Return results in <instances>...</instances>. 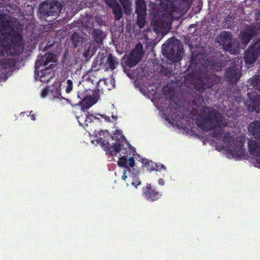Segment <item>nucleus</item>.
I'll list each match as a JSON object with an SVG mask.
<instances>
[{
    "instance_id": "nucleus-1",
    "label": "nucleus",
    "mask_w": 260,
    "mask_h": 260,
    "mask_svg": "<svg viewBox=\"0 0 260 260\" xmlns=\"http://www.w3.org/2000/svg\"><path fill=\"white\" fill-rule=\"evenodd\" d=\"M198 126L204 132L213 130L212 136L217 139H222L225 143H229L231 135L229 133H224L222 129L227 126L228 123L224 120L222 115L215 109L208 106H203L200 113L196 120Z\"/></svg>"
},
{
    "instance_id": "nucleus-2",
    "label": "nucleus",
    "mask_w": 260,
    "mask_h": 260,
    "mask_svg": "<svg viewBox=\"0 0 260 260\" xmlns=\"http://www.w3.org/2000/svg\"><path fill=\"white\" fill-rule=\"evenodd\" d=\"M22 38V34L15 30L12 22L0 15V55L3 54L2 49L4 43L14 47H19Z\"/></svg>"
},
{
    "instance_id": "nucleus-3",
    "label": "nucleus",
    "mask_w": 260,
    "mask_h": 260,
    "mask_svg": "<svg viewBox=\"0 0 260 260\" xmlns=\"http://www.w3.org/2000/svg\"><path fill=\"white\" fill-rule=\"evenodd\" d=\"M55 58L52 53H46L44 55H39L35 63V74L38 76L40 75L41 82L43 83H47L51 78H53L52 73L53 68L54 64L50 62H55Z\"/></svg>"
},
{
    "instance_id": "nucleus-4",
    "label": "nucleus",
    "mask_w": 260,
    "mask_h": 260,
    "mask_svg": "<svg viewBox=\"0 0 260 260\" xmlns=\"http://www.w3.org/2000/svg\"><path fill=\"white\" fill-rule=\"evenodd\" d=\"M193 0H179V2L175 0H160L162 4H165L168 9L169 21L170 24L171 21L188 11L189 9Z\"/></svg>"
},
{
    "instance_id": "nucleus-5",
    "label": "nucleus",
    "mask_w": 260,
    "mask_h": 260,
    "mask_svg": "<svg viewBox=\"0 0 260 260\" xmlns=\"http://www.w3.org/2000/svg\"><path fill=\"white\" fill-rule=\"evenodd\" d=\"M183 48L178 40L174 41L173 38L166 42L162 45V53L170 60L176 62L182 58Z\"/></svg>"
},
{
    "instance_id": "nucleus-6",
    "label": "nucleus",
    "mask_w": 260,
    "mask_h": 260,
    "mask_svg": "<svg viewBox=\"0 0 260 260\" xmlns=\"http://www.w3.org/2000/svg\"><path fill=\"white\" fill-rule=\"evenodd\" d=\"M217 42L222 46L223 48L231 54H236L239 51V45L233 40L231 32L222 31L216 38Z\"/></svg>"
},
{
    "instance_id": "nucleus-7",
    "label": "nucleus",
    "mask_w": 260,
    "mask_h": 260,
    "mask_svg": "<svg viewBox=\"0 0 260 260\" xmlns=\"http://www.w3.org/2000/svg\"><path fill=\"white\" fill-rule=\"evenodd\" d=\"M143 45L139 43L127 55H125L122 60L124 64L129 68L136 66L141 60L143 55Z\"/></svg>"
},
{
    "instance_id": "nucleus-8",
    "label": "nucleus",
    "mask_w": 260,
    "mask_h": 260,
    "mask_svg": "<svg viewBox=\"0 0 260 260\" xmlns=\"http://www.w3.org/2000/svg\"><path fill=\"white\" fill-rule=\"evenodd\" d=\"M260 56V39H255L244 52V60L247 65L255 62Z\"/></svg>"
},
{
    "instance_id": "nucleus-9",
    "label": "nucleus",
    "mask_w": 260,
    "mask_h": 260,
    "mask_svg": "<svg viewBox=\"0 0 260 260\" xmlns=\"http://www.w3.org/2000/svg\"><path fill=\"white\" fill-rule=\"evenodd\" d=\"M221 78L219 76L209 73L208 71L201 73L199 84L201 86L202 91L212 88L220 82Z\"/></svg>"
},
{
    "instance_id": "nucleus-10",
    "label": "nucleus",
    "mask_w": 260,
    "mask_h": 260,
    "mask_svg": "<svg viewBox=\"0 0 260 260\" xmlns=\"http://www.w3.org/2000/svg\"><path fill=\"white\" fill-rule=\"evenodd\" d=\"M62 6L58 2H45L40 6V13L44 16H56L60 13Z\"/></svg>"
},
{
    "instance_id": "nucleus-11",
    "label": "nucleus",
    "mask_w": 260,
    "mask_h": 260,
    "mask_svg": "<svg viewBox=\"0 0 260 260\" xmlns=\"http://www.w3.org/2000/svg\"><path fill=\"white\" fill-rule=\"evenodd\" d=\"M244 102L249 111L260 113V94L255 92L248 93L247 99Z\"/></svg>"
},
{
    "instance_id": "nucleus-12",
    "label": "nucleus",
    "mask_w": 260,
    "mask_h": 260,
    "mask_svg": "<svg viewBox=\"0 0 260 260\" xmlns=\"http://www.w3.org/2000/svg\"><path fill=\"white\" fill-rule=\"evenodd\" d=\"M97 142L101 145L105 151L112 156L116 155L123 147V145L119 142L115 143L113 145H111L106 139L101 137L97 139Z\"/></svg>"
},
{
    "instance_id": "nucleus-13",
    "label": "nucleus",
    "mask_w": 260,
    "mask_h": 260,
    "mask_svg": "<svg viewBox=\"0 0 260 260\" xmlns=\"http://www.w3.org/2000/svg\"><path fill=\"white\" fill-rule=\"evenodd\" d=\"M225 78L227 81L236 83L240 78V70L235 65L230 67L225 71Z\"/></svg>"
},
{
    "instance_id": "nucleus-14",
    "label": "nucleus",
    "mask_w": 260,
    "mask_h": 260,
    "mask_svg": "<svg viewBox=\"0 0 260 260\" xmlns=\"http://www.w3.org/2000/svg\"><path fill=\"white\" fill-rule=\"evenodd\" d=\"M248 148L251 155L255 157L257 164L260 166V143L254 140H249Z\"/></svg>"
},
{
    "instance_id": "nucleus-15",
    "label": "nucleus",
    "mask_w": 260,
    "mask_h": 260,
    "mask_svg": "<svg viewBox=\"0 0 260 260\" xmlns=\"http://www.w3.org/2000/svg\"><path fill=\"white\" fill-rule=\"evenodd\" d=\"M255 35V31L252 27L248 26L240 31L239 38L242 44L246 45Z\"/></svg>"
},
{
    "instance_id": "nucleus-16",
    "label": "nucleus",
    "mask_w": 260,
    "mask_h": 260,
    "mask_svg": "<svg viewBox=\"0 0 260 260\" xmlns=\"http://www.w3.org/2000/svg\"><path fill=\"white\" fill-rule=\"evenodd\" d=\"M144 194L147 200L151 202L156 201L162 196L161 193L153 188L151 184L147 185L144 190Z\"/></svg>"
},
{
    "instance_id": "nucleus-17",
    "label": "nucleus",
    "mask_w": 260,
    "mask_h": 260,
    "mask_svg": "<svg viewBox=\"0 0 260 260\" xmlns=\"http://www.w3.org/2000/svg\"><path fill=\"white\" fill-rule=\"evenodd\" d=\"M230 152L233 156L240 157L244 153V143L241 140H235L233 143V147L231 145Z\"/></svg>"
},
{
    "instance_id": "nucleus-18",
    "label": "nucleus",
    "mask_w": 260,
    "mask_h": 260,
    "mask_svg": "<svg viewBox=\"0 0 260 260\" xmlns=\"http://www.w3.org/2000/svg\"><path fill=\"white\" fill-rule=\"evenodd\" d=\"M78 97L81 99V101L79 102L78 105L81 106V109L83 112H85L87 109L90 108L96 102L94 97L92 96L86 95V96L82 98L80 96V94L78 93Z\"/></svg>"
},
{
    "instance_id": "nucleus-19",
    "label": "nucleus",
    "mask_w": 260,
    "mask_h": 260,
    "mask_svg": "<svg viewBox=\"0 0 260 260\" xmlns=\"http://www.w3.org/2000/svg\"><path fill=\"white\" fill-rule=\"evenodd\" d=\"M178 107L175 103L173 105H169V108L166 110L167 119H171L173 122L178 121L181 118V116L178 113Z\"/></svg>"
},
{
    "instance_id": "nucleus-20",
    "label": "nucleus",
    "mask_w": 260,
    "mask_h": 260,
    "mask_svg": "<svg viewBox=\"0 0 260 260\" xmlns=\"http://www.w3.org/2000/svg\"><path fill=\"white\" fill-rule=\"evenodd\" d=\"M143 166L146 168L149 171H152L155 170L156 171H160L161 169L166 170V167L162 164H157V163L152 161V160H148L146 158L142 159Z\"/></svg>"
},
{
    "instance_id": "nucleus-21",
    "label": "nucleus",
    "mask_w": 260,
    "mask_h": 260,
    "mask_svg": "<svg viewBox=\"0 0 260 260\" xmlns=\"http://www.w3.org/2000/svg\"><path fill=\"white\" fill-rule=\"evenodd\" d=\"M248 129L250 134L260 141V120L253 121Z\"/></svg>"
},
{
    "instance_id": "nucleus-22",
    "label": "nucleus",
    "mask_w": 260,
    "mask_h": 260,
    "mask_svg": "<svg viewBox=\"0 0 260 260\" xmlns=\"http://www.w3.org/2000/svg\"><path fill=\"white\" fill-rule=\"evenodd\" d=\"M135 160L133 157H131L127 159V157L122 156L119 158L117 164L119 166L124 167L128 170L133 168L135 165Z\"/></svg>"
},
{
    "instance_id": "nucleus-23",
    "label": "nucleus",
    "mask_w": 260,
    "mask_h": 260,
    "mask_svg": "<svg viewBox=\"0 0 260 260\" xmlns=\"http://www.w3.org/2000/svg\"><path fill=\"white\" fill-rule=\"evenodd\" d=\"M135 12L137 14H146V5L144 0L136 1Z\"/></svg>"
},
{
    "instance_id": "nucleus-24",
    "label": "nucleus",
    "mask_w": 260,
    "mask_h": 260,
    "mask_svg": "<svg viewBox=\"0 0 260 260\" xmlns=\"http://www.w3.org/2000/svg\"><path fill=\"white\" fill-rule=\"evenodd\" d=\"M50 91L54 98L59 99H63L61 94V85L60 83L53 84Z\"/></svg>"
},
{
    "instance_id": "nucleus-25",
    "label": "nucleus",
    "mask_w": 260,
    "mask_h": 260,
    "mask_svg": "<svg viewBox=\"0 0 260 260\" xmlns=\"http://www.w3.org/2000/svg\"><path fill=\"white\" fill-rule=\"evenodd\" d=\"M112 139L114 140H116V142H119L123 145L124 142L126 143V138L122 135V132L121 130H115L113 136H112Z\"/></svg>"
},
{
    "instance_id": "nucleus-26",
    "label": "nucleus",
    "mask_w": 260,
    "mask_h": 260,
    "mask_svg": "<svg viewBox=\"0 0 260 260\" xmlns=\"http://www.w3.org/2000/svg\"><path fill=\"white\" fill-rule=\"evenodd\" d=\"M93 38L97 43H102L104 37V32L100 29H94L92 32Z\"/></svg>"
},
{
    "instance_id": "nucleus-27",
    "label": "nucleus",
    "mask_w": 260,
    "mask_h": 260,
    "mask_svg": "<svg viewBox=\"0 0 260 260\" xmlns=\"http://www.w3.org/2000/svg\"><path fill=\"white\" fill-rule=\"evenodd\" d=\"M106 63L111 70H113L116 68V66L118 63L117 58L113 56L111 54H109Z\"/></svg>"
},
{
    "instance_id": "nucleus-28",
    "label": "nucleus",
    "mask_w": 260,
    "mask_h": 260,
    "mask_svg": "<svg viewBox=\"0 0 260 260\" xmlns=\"http://www.w3.org/2000/svg\"><path fill=\"white\" fill-rule=\"evenodd\" d=\"M112 12L114 14L116 20L118 21L122 18V11L119 4L112 8Z\"/></svg>"
},
{
    "instance_id": "nucleus-29",
    "label": "nucleus",
    "mask_w": 260,
    "mask_h": 260,
    "mask_svg": "<svg viewBox=\"0 0 260 260\" xmlns=\"http://www.w3.org/2000/svg\"><path fill=\"white\" fill-rule=\"evenodd\" d=\"M146 14L141 13L140 14H137L136 24L140 28H142L145 26L146 23Z\"/></svg>"
},
{
    "instance_id": "nucleus-30",
    "label": "nucleus",
    "mask_w": 260,
    "mask_h": 260,
    "mask_svg": "<svg viewBox=\"0 0 260 260\" xmlns=\"http://www.w3.org/2000/svg\"><path fill=\"white\" fill-rule=\"evenodd\" d=\"M82 38L77 32H74L72 35L71 41L73 46L76 48L79 44L82 42Z\"/></svg>"
},
{
    "instance_id": "nucleus-31",
    "label": "nucleus",
    "mask_w": 260,
    "mask_h": 260,
    "mask_svg": "<svg viewBox=\"0 0 260 260\" xmlns=\"http://www.w3.org/2000/svg\"><path fill=\"white\" fill-rule=\"evenodd\" d=\"M124 10L125 13H127L129 12L131 10V0H119Z\"/></svg>"
},
{
    "instance_id": "nucleus-32",
    "label": "nucleus",
    "mask_w": 260,
    "mask_h": 260,
    "mask_svg": "<svg viewBox=\"0 0 260 260\" xmlns=\"http://www.w3.org/2000/svg\"><path fill=\"white\" fill-rule=\"evenodd\" d=\"M91 44L88 47L87 49L85 50L83 53V56L85 58H90L94 53L96 51V49L95 47H93L91 50Z\"/></svg>"
},
{
    "instance_id": "nucleus-33",
    "label": "nucleus",
    "mask_w": 260,
    "mask_h": 260,
    "mask_svg": "<svg viewBox=\"0 0 260 260\" xmlns=\"http://www.w3.org/2000/svg\"><path fill=\"white\" fill-rule=\"evenodd\" d=\"M93 119L99 120V118L96 116H94L93 114H90L89 112L87 111L86 118L84 120L85 125L87 126L88 123H90L93 121Z\"/></svg>"
},
{
    "instance_id": "nucleus-34",
    "label": "nucleus",
    "mask_w": 260,
    "mask_h": 260,
    "mask_svg": "<svg viewBox=\"0 0 260 260\" xmlns=\"http://www.w3.org/2000/svg\"><path fill=\"white\" fill-rule=\"evenodd\" d=\"M104 2L109 7L112 9L118 4L116 0H104Z\"/></svg>"
},
{
    "instance_id": "nucleus-35",
    "label": "nucleus",
    "mask_w": 260,
    "mask_h": 260,
    "mask_svg": "<svg viewBox=\"0 0 260 260\" xmlns=\"http://www.w3.org/2000/svg\"><path fill=\"white\" fill-rule=\"evenodd\" d=\"M66 83L67 85L66 87V91L67 93H69L73 89V82L71 80L68 79Z\"/></svg>"
},
{
    "instance_id": "nucleus-36",
    "label": "nucleus",
    "mask_w": 260,
    "mask_h": 260,
    "mask_svg": "<svg viewBox=\"0 0 260 260\" xmlns=\"http://www.w3.org/2000/svg\"><path fill=\"white\" fill-rule=\"evenodd\" d=\"M253 86L260 90V76L256 77L252 81Z\"/></svg>"
},
{
    "instance_id": "nucleus-37",
    "label": "nucleus",
    "mask_w": 260,
    "mask_h": 260,
    "mask_svg": "<svg viewBox=\"0 0 260 260\" xmlns=\"http://www.w3.org/2000/svg\"><path fill=\"white\" fill-rule=\"evenodd\" d=\"M103 60L104 59L102 57L98 58L96 59V66H98L96 70H98L102 68V66L103 64Z\"/></svg>"
},
{
    "instance_id": "nucleus-38",
    "label": "nucleus",
    "mask_w": 260,
    "mask_h": 260,
    "mask_svg": "<svg viewBox=\"0 0 260 260\" xmlns=\"http://www.w3.org/2000/svg\"><path fill=\"white\" fill-rule=\"evenodd\" d=\"M49 91H50V89H49V88L48 87H45L43 88L41 91V96L42 98H45L46 96H47L48 94Z\"/></svg>"
},
{
    "instance_id": "nucleus-39",
    "label": "nucleus",
    "mask_w": 260,
    "mask_h": 260,
    "mask_svg": "<svg viewBox=\"0 0 260 260\" xmlns=\"http://www.w3.org/2000/svg\"><path fill=\"white\" fill-rule=\"evenodd\" d=\"M95 115H98L100 116V117H102V118H104L106 122H110L111 121L110 117L108 116L105 114H95Z\"/></svg>"
},
{
    "instance_id": "nucleus-40",
    "label": "nucleus",
    "mask_w": 260,
    "mask_h": 260,
    "mask_svg": "<svg viewBox=\"0 0 260 260\" xmlns=\"http://www.w3.org/2000/svg\"><path fill=\"white\" fill-rule=\"evenodd\" d=\"M255 20H256L257 24L258 25V26L260 28V11L258 12L256 14V17H255Z\"/></svg>"
},
{
    "instance_id": "nucleus-41",
    "label": "nucleus",
    "mask_w": 260,
    "mask_h": 260,
    "mask_svg": "<svg viewBox=\"0 0 260 260\" xmlns=\"http://www.w3.org/2000/svg\"><path fill=\"white\" fill-rule=\"evenodd\" d=\"M195 60L193 59V58L192 57L191 60H190V64L189 65V68H190L191 67H192L193 66V64L195 65V66L196 67L197 66V62H194Z\"/></svg>"
},
{
    "instance_id": "nucleus-42",
    "label": "nucleus",
    "mask_w": 260,
    "mask_h": 260,
    "mask_svg": "<svg viewBox=\"0 0 260 260\" xmlns=\"http://www.w3.org/2000/svg\"><path fill=\"white\" fill-rule=\"evenodd\" d=\"M158 184L160 185H164L165 184V181L163 179L159 178L158 180Z\"/></svg>"
},
{
    "instance_id": "nucleus-43",
    "label": "nucleus",
    "mask_w": 260,
    "mask_h": 260,
    "mask_svg": "<svg viewBox=\"0 0 260 260\" xmlns=\"http://www.w3.org/2000/svg\"><path fill=\"white\" fill-rule=\"evenodd\" d=\"M30 113H31V112ZM29 116H30V117L31 120H35V115L34 114H30Z\"/></svg>"
},
{
    "instance_id": "nucleus-44",
    "label": "nucleus",
    "mask_w": 260,
    "mask_h": 260,
    "mask_svg": "<svg viewBox=\"0 0 260 260\" xmlns=\"http://www.w3.org/2000/svg\"><path fill=\"white\" fill-rule=\"evenodd\" d=\"M112 119H117V116H115V115H112Z\"/></svg>"
},
{
    "instance_id": "nucleus-45",
    "label": "nucleus",
    "mask_w": 260,
    "mask_h": 260,
    "mask_svg": "<svg viewBox=\"0 0 260 260\" xmlns=\"http://www.w3.org/2000/svg\"><path fill=\"white\" fill-rule=\"evenodd\" d=\"M127 177V176L125 175V173L123 174V176H122V178L123 179H125Z\"/></svg>"
},
{
    "instance_id": "nucleus-46",
    "label": "nucleus",
    "mask_w": 260,
    "mask_h": 260,
    "mask_svg": "<svg viewBox=\"0 0 260 260\" xmlns=\"http://www.w3.org/2000/svg\"><path fill=\"white\" fill-rule=\"evenodd\" d=\"M78 122H79L80 125L84 126V125L81 122H80V120H78Z\"/></svg>"
},
{
    "instance_id": "nucleus-47",
    "label": "nucleus",
    "mask_w": 260,
    "mask_h": 260,
    "mask_svg": "<svg viewBox=\"0 0 260 260\" xmlns=\"http://www.w3.org/2000/svg\"><path fill=\"white\" fill-rule=\"evenodd\" d=\"M199 100H201L202 101V103L204 102V100L202 99V98H200Z\"/></svg>"
},
{
    "instance_id": "nucleus-48",
    "label": "nucleus",
    "mask_w": 260,
    "mask_h": 260,
    "mask_svg": "<svg viewBox=\"0 0 260 260\" xmlns=\"http://www.w3.org/2000/svg\"><path fill=\"white\" fill-rule=\"evenodd\" d=\"M165 18V15H163V17H162V19H164Z\"/></svg>"
},
{
    "instance_id": "nucleus-49",
    "label": "nucleus",
    "mask_w": 260,
    "mask_h": 260,
    "mask_svg": "<svg viewBox=\"0 0 260 260\" xmlns=\"http://www.w3.org/2000/svg\"><path fill=\"white\" fill-rule=\"evenodd\" d=\"M127 145L130 146V144L129 143H127Z\"/></svg>"
}]
</instances>
